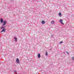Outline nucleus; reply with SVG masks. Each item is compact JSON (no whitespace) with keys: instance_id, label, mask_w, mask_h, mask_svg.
Listing matches in <instances>:
<instances>
[{"instance_id":"obj_13","label":"nucleus","mask_w":74,"mask_h":74,"mask_svg":"<svg viewBox=\"0 0 74 74\" xmlns=\"http://www.w3.org/2000/svg\"><path fill=\"white\" fill-rule=\"evenodd\" d=\"M14 73H15V74H17V72H16V71H14Z\"/></svg>"},{"instance_id":"obj_5","label":"nucleus","mask_w":74,"mask_h":74,"mask_svg":"<svg viewBox=\"0 0 74 74\" xmlns=\"http://www.w3.org/2000/svg\"><path fill=\"white\" fill-rule=\"evenodd\" d=\"M58 15H59L60 17H62V13L61 12L59 13Z\"/></svg>"},{"instance_id":"obj_16","label":"nucleus","mask_w":74,"mask_h":74,"mask_svg":"<svg viewBox=\"0 0 74 74\" xmlns=\"http://www.w3.org/2000/svg\"><path fill=\"white\" fill-rule=\"evenodd\" d=\"M66 53H67L68 54V55H69V52L66 51Z\"/></svg>"},{"instance_id":"obj_14","label":"nucleus","mask_w":74,"mask_h":74,"mask_svg":"<svg viewBox=\"0 0 74 74\" xmlns=\"http://www.w3.org/2000/svg\"><path fill=\"white\" fill-rule=\"evenodd\" d=\"M72 60H74V57H73L72 58Z\"/></svg>"},{"instance_id":"obj_10","label":"nucleus","mask_w":74,"mask_h":74,"mask_svg":"<svg viewBox=\"0 0 74 74\" xmlns=\"http://www.w3.org/2000/svg\"><path fill=\"white\" fill-rule=\"evenodd\" d=\"M14 38L15 40V41L16 42L17 41V38H16L15 37H14Z\"/></svg>"},{"instance_id":"obj_17","label":"nucleus","mask_w":74,"mask_h":74,"mask_svg":"<svg viewBox=\"0 0 74 74\" xmlns=\"http://www.w3.org/2000/svg\"><path fill=\"white\" fill-rule=\"evenodd\" d=\"M50 51H51V49H50Z\"/></svg>"},{"instance_id":"obj_11","label":"nucleus","mask_w":74,"mask_h":74,"mask_svg":"<svg viewBox=\"0 0 74 74\" xmlns=\"http://www.w3.org/2000/svg\"><path fill=\"white\" fill-rule=\"evenodd\" d=\"M5 26L2 27H1V29H4V28H5Z\"/></svg>"},{"instance_id":"obj_7","label":"nucleus","mask_w":74,"mask_h":74,"mask_svg":"<svg viewBox=\"0 0 74 74\" xmlns=\"http://www.w3.org/2000/svg\"><path fill=\"white\" fill-rule=\"evenodd\" d=\"M5 29L4 28L1 31V32H5Z\"/></svg>"},{"instance_id":"obj_18","label":"nucleus","mask_w":74,"mask_h":74,"mask_svg":"<svg viewBox=\"0 0 74 74\" xmlns=\"http://www.w3.org/2000/svg\"><path fill=\"white\" fill-rule=\"evenodd\" d=\"M52 36H52H52H51V37H52Z\"/></svg>"},{"instance_id":"obj_4","label":"nucleus","mask_w":74,"mask_h":74,"mask_svg":"<svg viewBox=\"0 0 74 74\" xmlns=\"http://www.w3.org/2000/svg\"><path fill=\"white\" fill-rule=\"evenodd\" d=\"M0 21L1 23H3V19L2 18H1V19H0Z\"/></svg>"},{"instance_id":"obj_9","label":"nucleus","mask_w":74,"mask_h":74,"mask_svg":"<svg viewBox=\"0 0 74 74\" xmlns=\"http://www.w3.org/2000/svg\"><path fill=\"white\" fill-rule=\"evenodd\" d=\"M51 23L52 25H53L54 24V21H52L51 22Z\"/></svg>"},{"instance_id":"obj_15","label":"nucleus","mask_w":74,"mask_h":74,"mask_svg":"<svg viewBox=\"0 0 74 74\" xmlns=\"http://www.w3.org/2000/svg\"><path fill=\"white\" fill-rule=\"evenodd\" d=\"M62 43H63V41H62L60 42V44H62Z\"/></svg>"},{"instance_id":"obj_3","label":"nucleus","mask_w":74,"mask_h":74,"mask_svg":"<svg viewBox=\"0 0 74 74\" xmlns=\"http://www.w3.org/2000/svg\"><path fill=\"white\" fill-rule=\"evenodd\" d=\"M59 21L60 22V23H61L62 25H64V23H63V22H62L63 20L60 19V20Z\"/></svg>"},{"instance_id":"obj_8","label":"nucleus","mask_w":74,"mask_h":74,"mask_svg":"<svg viewBox=\"0 0 74 74\" xmlns=\"http://www.w3.org/2000/svg\"><path fill=\"white\" fill-rule=\"evenodd\" d=\"M40 56H41L40 55V53L38 54V58H40Z\"/></svg>"},{"instance_id":"obj_12","label":"nucleus","mask_w":74,"mask_h":74,"mask_svg":"<svg viewBox=\"0 0 74 74\" xmlns=\"http://www.w3.org/2000/svg\"><path fill=\"white\" fill-rule=\"evenodd\" d=\"M46 56H47L48 55V52H47V51H46Z\"/></svg>"},{"instance_id":"obj_6","label":"nucleus","mask_w":74,"mask_h":74,"mask_svg":"<svg viewBox=\"0 0 74 74\" xmlns=\"http://www.w3.org/2000/svg\"><path fill=\"white\" fill-rule=\"evenodd\" d=\"M41 23L42 24H44L45 23V21H41Z\"/></svg>"},{"instance_id":"obj_2","label":"nucleus","mask_w":74,"mask_h":74,"mask_svg":"<svg viewBox=\"0 0 74 74\" xmlns=\"http://www.w3.org/2000/svg\"><path fill=\"white\" fill-rule=\"evenodd\" d=\"M16 62L17 63H18V64H19L20 63V62H19V59H18V58L16 59Z\"/></svg>"},{"instance_id":"obj_1","label":"nucleus","mask_w":74,"mask_h":74,"mask_svg":"<svg viewBox=\"0 0 74 74\" xmlns=\"http://www.w3.org/2000/svg\"><path fill=\"white\" fill-rule=\"evenodd\" d=\"M7 23V21H4L3 22V24L2 26H5V25H6V23Z\"/></svg>"}]
</instances>
